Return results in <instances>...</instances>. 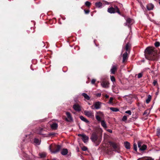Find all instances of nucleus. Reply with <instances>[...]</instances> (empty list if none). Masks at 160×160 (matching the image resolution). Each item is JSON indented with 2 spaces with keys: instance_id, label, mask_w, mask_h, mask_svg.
Returning a JSON list of instances; mask_svg holds the SVG:
<instances>
[{
  "instance_id": "c9c22d12",
  "label": "nucleus",
  "mask_w": 160,
  "mask_h": 160,
  "mask_svg": "<svg viewBox=\"0 0 160 160\" xmlns=\"http://www.w3.org/2000/svg\"><path fill=\"white\" fill-rule=\"evenodd\" d=\"M110 78L112 82L115 81V79L114 77L113 76H111Z\"/></svg>"
},
{
  "instance_id": "1a4fd4ad",
  "label": "nucleus",
  "mask_w": 160,
  "mask_h": 160,
  "mask_svg": "<svg viewBox=\"0 0 160 160\" xmlns=\"http://www.w3.org/2000/svg\"><path fill=\"white\" fill-rule=\"evenodd\" d=\"M97 114L98 115H96V117L97 120L98 121H102L101 120V117L103 116V114L101 112H99L97 113Z\"/></svg>"
},
{
  "instance_id": "72a5a7b5",
  "label": "nucleus",
  "mask_w": 160,
  "mask_h": 160,
  "mask_svg": "<svg viewBox=\"0 0 160 160\" xmlns=\"http://www.w3.org/2000/svg\"><path fill=\"white\" fill-rule=\"evenodd\" d=\"M133 148L134 150L137 151V144L134 143L133 145Z\"/></svg>"
},
{
  "instance_id": "6e6552de",
  "label": "nucleus",
  "mask_w": 160,
  "mask_h": 160,
  "mask_svg": "<svg viewBox=\"0 0 160 160\" xmlns=\"http://www.w3.org/2000/svg\"><path fill=\"white\" fill-rule=\"evenodd\" d=\"M98 138L97 135L95 133H92L91 137V139L92 142H95L97 140Z\"/></svg>"
},
{
  "instance_id": "6ab92c4d",
  "label": "nucleus",
  "mask_w": 160,
  "mask_h": 160,
  "mask_svg": "<svg viewBox=\"0 0 160 160\" xmlns=\"http://www.w3.org/2000/svg\"><path fill=\"white\" fill-rule=\"evenodd\" d=\"M101 125L105 129H106L107 127V125L104 120L101 121Z\"/></svg>"
},
{
  "instance_id": "ddd939ff",
  "label": "nucleus",
  "mask_w": 160,
  "mask_h": 160,
  "mask_svg": "<svg viewBox=\"0 0 160 160\" xmlns=\"http://www.w3.org/2000/svg\"><path fill=\"white\" fill-rule=\"evenodd\" d=\"M73 108L74 110L77 111H79L81 110L80 106L79 105L77 104H75L73 105Z\"/></svg>"
},
{
  "instance_id": "ea45409f",
  "label": "nucleus",
  "mask_w": 160,
  "mask_h": 160,
  "mask_svg": "<svg viewBox=\"0 0 160 160\" xmlns=\"http://www.w3.org/2000/svg\"><path fill=\"white\" fill-rule=\"evenodd\" d=\"M113 100V98L112 97H110L109 101V103H112V101Z\"/></svg>"
},
{
  "instance_id": "4468645a",
  "label": "nucleus",
  "mask_w": 160,
  "mask_h": 160,
  "mask_svg": "<svg viewBox=\"0 0 160 160\" xmlns=\"http://www.w3.org/2000/svg\"><path fill=\"white\" fill-rule=\"evenodd\" d=\"M82 139L84 143H87L88 142V139H89V137L88 136H86V135L84 134V135L83 136L82 138Z\"/></svg>"
},
{
  "instance_id": "aec40b11",
  "label": "nucleus",
  "mask_w": 160,
  "mask_h": 160,
  "mask_svg": "<svg viewBox=\"0 0 160 160\" xmlns=\"http://www.w3.org/2000/svg\"><path fill=\"white\" fill-rule=\"evenodd\" d=\"M68 152V151L67 149H63L61 152V153L62 155H67Z\"/></svg>"
},
{
  "instance_id": "a878e982",
  "label": "nucleus",
  "mask_w": 160,
  "mask_h": 160,
  "mask_svg": "<svg viewBox=\"0 0 160 160\" xmlns=\"http://www.w3.org/2000/svg\"><path fill=\"white\" fill-rule=\"evenodd\" d=\"M151 99V96L149 95L148 96V97L146 100V102L147 103H148L150 101Z\"/></svg>"
},
{
  "instance_id": "c03bdc74",
  "label": "nucleus",
  "mask_w": 160,
  "mask_h": 160,
  "mask_svg": "<svg viewBox=\"0 0 160 160\" xmlns=\"http://www.w3.org/2000/svg\"><path fill=\"white\" fill-rule=\"evenodd\" d=\"M96 80L95 79H93L91 81V83L92 84H94L96 82Z\"/></svg>"
},
{
  "instance_id": "2f4dec72",
  "label": "nucleus",
  "mask_w": 160,
  "mask_h": 160,
  "mask_svg": "<svg viewBox=\"0 0 160 160\" xmlns=\"http://www.w3.org/2000/svg\"><path fill=\"white\" fill-rule=\"evenodd\" d=\"M127 119V116L124 115L123 116L122 118V120L123 121H125Z\"/></svg>"
},
{
  "instance_id": "393cba45",
  "label": "nucleus",
  "mask_w": 160,
  "mask_h": 160,
  "mask_svg": "<svg viewBox=\"0 0 160 160\" xmlns=\"http://www.w3.org/2000/svg\"><path fill=\"white\" fill-rule=\"evenodd\" d=\"M146 146L145 145H143L139 149V150L141 151H143L146 149Z\"/></svg>"
},
{
  "instance_id": "2eb2a0df",
  "label": "nucleus",
  "mask_w": 160,
  "mask_h": 160,
  "mask_svg": "<svg viewBox=\"0 0 160 160\" xmlns=\"http://www.w3.org/2000/svg\"><path fill=\"white\" fill-rule=\"evenodd\" d=\"M128 58V54L127 52L124 53L123 55L122 62H124Z\"/></svg>"
},
{
  "instance_id": "9d476101",
  "label": "nucleus",
  "mask_w": 160,
  "mask_h": 160,
  "mask_svg": "<svg viewBox=\"0 0 160 160\" xmlns=\"http://www.w3.org/2000/svg\"><path fill=\"white\" fill-rule=\"evenodd\" d=\"M117 65H112L111 69V72L112 74H114L115 72L117 70Z\"/></svg>"
},
{
  "instance_id": "a211bd4d",
  "label": "nucleus",
  "mask_w": 160,
  "mask_h": 160,
  "mask_svg": "<svg viewBox=\"0 0 160 160\" xmlns=\"http://www.w3.org/2000/svg\"><path fill=\"white\" fill-rule=\"evenodd\" d=\"M51 126L52 129L55 130L57 128L58 124L56 123H54L52 124Z\"/></svg>"
},
{
  "instance_id": "f8f14e48",
  "label": "nucleus",
  "mask_w": 160,
  "mask_h": 160,
  "mask_svg": "<svg viewBox=\"0 0 160 160\" xmlns=\"http://www.w3.org/2000/svg\"><path fill=\"white\" fill-rule=\"evenodd\" d=\"M101 103L99 102H97L94 103L95 108L96 109H99L101 108Z\"/></svg>"
},
{
  "instance_id": "9b49d317",
  "label": "nucleus",
  "mask_w": 160,
  "mask_h": 160,
  "mask_svg": "<svg viewBox=\"0 0 160 160\" xmlns=\"http://www.w3.org/2000/svg\"><path fill=\"white\" fill-rule=\"evenodd\" d=\"M43 130V128L42 127H39L36 129L35 133L39 134H41Z\"/></svg>"
},
{
  "instance_id": "dca6fc26",
  "label": "nucleus",
  "mask_w": 160,
  "mask_h": 160,
  "mask_svg": "<svg viewBox=\"0 0 160 160\" xmlns=\"http://www.w3.org/2000/svg\"><path fill=\"white\" fill-rule=\"evenodd\" d=\"M153 5L151 3L149 4L147 6V8L148 10H152L153 9Z\"/></svg>"
},
{
  "instance_id": "58836bf2",
  "label": "nucleus",
  "mask_w": 160,
  "mask_h": 160,
  "mask_svg": "<svg viewBox=\"0 0 160 160\" xmlns=\"http://www.w3.org/2000/svg\"><path fill=\"white\" fill-rule=\"evenodd\" d=\"M138 147L140 149V148L142 146H141V143L140 142H138Z\"/></svg>"
},
{
  "instance_id": "8fccbe9b",
  "label": "nucleus",
  "mask_w": 160,
  "mask_h": 160,
  "mask_svg": "<svg viewBox=\"0 0 160 160\" xmlns=\"http://www.w3.org/2000/svg\"><path fill=\"white\" fill-rule=\"evenodd\" d=\"M105 97L106 98H109V96L106 94L105 96Z\"/></svg>"
},
{
  "instance_id": "412c9836",
  "label": "nucleus",
  "mask_w": 160,
  "mask_h": 160,
  "mask_svg": "<svg viewBox=\"0 0 160 160\" xmlns=\"http://www.w3.org/2000/svg\"><path fill=\"white\" fill-rule=\"evenodd\" d=\"M82 95L83 96L85 99L87 100H90V98L89 96L87 94L85 93H82Z\"/></svg>"
},
{
  "instance_id": "20e7f679",
  "label": "nucleus",
  "mask_w": 160,
  "mask_h": 160,
  "mask_svg": "<svg viewBox=\"0 0 160 160\" xmlns=\"http://www.w3.org/2000/svg\"><path fill=\"white\" fill-rule=\"evenodd\" d=\"M54 146L51 145L49 147V149L52 153H56L58 152L61 149V147L60 145H58L56 149L55 150L53 151L52 150V148Z\"/></svg>"
},
{
  "instance_id": "e433bc0d",
  "label": "nucleus",
  "mask_w": 160,
  "mask_h": 160,
  "mask_svg": "<svg viewBox=\"0 0 160 160\" xmlns=\"http://www.w3.org/2000/svg\"><path fill=\"white\" fill-rule=\"evenodd\" d=\"M125 113L127 114H128L129 115H131L132 113L130 110L127 111L125 112Z\"/></svg>"
},
{
  "instance_id": "7c9ffc66",
  "label": "nucleus",
  "mask_w": 160,
  "mask_h": 160,
  "mask_svg": "<svg viewBox=\"0 0 160 160\" xmlns=\"http://www.w3.org/2000/svg\"><path fill=\"white\" fill-rule=\"evenodd\" d=\"M157 135L159 136L160 135V129L159 128H157Z\"/></svg>"
},
{
  "instance_id": "f3484780",
  "label": "nucleus",
  "mask_w": 160,
  "mask_h": 160,
  "mask_svg": "<svg viewBox=\"0 0 160 160\" xmlns=\"http://www.w3.org/2000/svg\"><path fill=\"white\" fill-rule=\"evenodd\" d=\"M124 145L125 148L127 149H130V143L128 142H124Z\"/></svg>"
},
{
  "instance_id": "37998d69",
  "label": "nucleus",
  "mask_w": 160,
  "mask_h": 160,
  "mask_svg": "<svg viewBox=\"0 0 160 160\" xmlns=\"http://www.w3.org/2000/svg\"><path fill=\"white\" fill-rule=\"evenodd\" d=\"M84 11L85 13L86 14H88L89 12H90V11L89 10H84Z\"/></svg>"
},
{
  "instance_id": "6e6d98bb",
  "label": "nucleus",
  "mask_w": 160,
  "mask_h": 160,
  "mask_svg": "<svg viewBox=\"0 0 160 160\" xmlns=\"http://www.w3.org/2000/svg\"><path fill=\"white\" fill-rule=\"evenodd\" d=\"M159 4L160 5V2H159Z\"/></svg>"
},
{
  "instance_id": "bb28decb",
  "label": "nucleus",
  "mask_w": 160,
  "mask_h": 160,
  "mask_svg": "<svg viewBox=\"0 0 160 160\" xmlns=\"http://www.w3.org/2000/svg\"><path fill=\"white\" fill-rule=\"evenodd\" d=\"M110 109L113 112H117L119 111V109L116 108H110Z\"/></svg>"
},
{
  "instance_id": "f257e3e1",
  "label": "nucleus",
  "mask_w": 160,
  "mask_h": 160,
  "mask_svg": "<svg viewBox=\"0 0 160 160\" xmlns=\"http://www.w3.org/2000/svg\"><path fill=\"white\" fill-rule=\"evenodd\" d=\"M146 53L148 54L146 56V58L148 60L156 61L159 58L158 51L150 47L147 48L145 50Z\"/></svg>"
},
{
  "instance_id": "5fc2aeb1",
  "label": "nucleus",
  "mask_w": 160,
  "mask_h": 160,
  "mask_svg": "<svg viewBox=\"0 0 160 160\" xmlns=\"http://www.w3.org/2000/svg\"><path fill=\"white\" fill-rule=\"evenodd\" d=\"M33 158H35V157H34V156H33Z\"/></svg>"
},
{
  "instance_id": "4be33fe9",
  "label": "nucleus",
  "mask_w": 160,
  "mask_h": 160,
  "mask_svg": "<svg viewBox=\"0 0 160 160\" xmlns=\"http://www.w3.org/2000/svg\"><path fill=\"white\" fill-rule=\"evenodd\" d=\"M34 142L36 145H39L40 143V142L38 139L35 138L34 140Z\"/></svg>"
},
{
  "instance_id": "49530a36",
  "label": "nucleus",
  "mask_w": 160,
  "mask_h": 160,
  "mask_svg": "<svg viewBox=\"0 0 160 160\" xmlns=\"http://www.w3.org/2000/svg\"><path fill=\"white\" fill-rule=\"evenodd\" d=\"M84 134H78V136H79V137H82V138L83 136L84 135Z\"/></svg>"
},
{
  "instance_id": "5701e85b",
  "label": "nucleus",
  "mask_w": 160,
  "mask_h": 160,
  "mask_svg": "<svg viewBox=\"0 0 160 160\" xmlns=\"http://www.w3.org/2000/svg\"><path fill=\"white\" fill-rule=\"evenodd\" d=\"M80 118L81 119L86 123H88L89 121L84 117L82 116H80Z\"/></svg>"
},
{
  "instance_id": "4c0bfd02",
  "label": "nucleus",
  "mask_w": 160,
  "mask_h": 160,
  "mask_svg": "<svg viewBox=\"0 0 160 160\" xmlns=\"http://www.w3.org/2000/svg\"><path fill=\"white\" fill-rule=\"evenodd\" d=\"M87 149V148L86 147L84 146L82 148V150L83 151H86Z\"/></svg>"
},
{
  "instance_id": "cd10ccee",
  "label": "nucleus",
  "mask_w": 160,
  "mask_h": 160,
  "mask_svg": "<svg viewBox=\"0 0 160 160\" xmlns=\"http://www.w3.org/2000/svg\"><path fill=\"white\" fill-rule=\"evenodd\" d=\"M110 145L111 146H112V147L114 148H117V145L116 144L113 142H110Z\"/></svg>"
},
{
  "instance_id": "c85d7f7f",
  "label": "nucleus",
  "mask_w": 160,
  "mask_h": 160,
  "mask_svg": "<svg viewBox=\"0 0 160 160\" xmlns=\"http://www.w3.org/2000/svg\"><path fill=\"white\" fill-rule=\"evenodd\" d=\"M40 157L41 158H44L46 156V154L45 153L43 152L39 154Z\"/></svg>"
},
{
  "instance_id": "f03ea898",
  "label": "nucleus",
  "mask_w": 160,
  "mask_h": 160,
  "mask_svg": "<svg viewBox=\"0 0 160 160\" xmlns=\"http://www.w3.org/2000/svg\"><path fill=\"white\" fill-rule=\"evenodd\" d=\"M108 12L111 13H113L117 12L119 14H120L119 9L117 6H115L114 8L111 7L108 8Z\"/></svg>"
},
{
  "instance_id": "7ed1b4c3",
  "label": "nucleus",
  "mask_w": 160,
  "mask_h": 160,
  "mask_svg": "<svg viewBox=\"0 0 160 160\" xmlns=\"http://www.w3.org/2000/svg\"><path fill=\"white\" fill-rule=\"evenodd\" d=\"M101 84L103 88H107L109 87V83L106 79H101Z\"/></svg>"
},
{
  "instance_id": "f704fd0d",
  "label": "nucleus",
  "mask_w": 160,
  "mask_h": 160,
  "mask_svg": "<svg viewBox=\"0 0 160 160\" xmlns=\"http://www.w3.org/2000/svg\"><path fill=\"white\" fill-rule=\"evenodd\" d=\"M154 44L156 47H158L160 46V44L159 42H156Z\"/></svg>"
},
{
  "instance_id": "0eeeda50",
  "label": "nucleus",
  "mask_w": 160,
  "mask_h": 160,
  "mask_svg": "<svg viewBox=\"0 0 160 160\" xmlns=\"http://www.w3.org/2000/svg\"><path fill=\"white\" fill-rule=\"evenodd\" d=\"M126 22L124 24V25L125 26H127L128 27L129 26L132 24L133 22V20L132 19H131L129 18H127L126 20Z\"/></svg>"
},
{
  "instance_id": "a19ab883",
  "label": "nucleus",
  "mask_w": 160,
  "mask_h": 160,
  "mask_svg": "<svg viewBox=\"0 0 160 160\" xmlns=\"http://www.w3.org/2000/svg\"><path fill=\"white\" fill-rule=\"evenodd\" d=\"M142 74L141 73H139L138 74V78H140L141 77H142Z\"/></svg>"
},
{
  "instance_id": "c756f323",
  "label": "nucleus",
  "mask_w": 160,
  "mask_h": 160,
  "mask_svg": "<svg viewBox=\"0 0 160 160\" xmlns=\"http://www.w3.org/2000/svg\"><path fill=\"white\" fill-rule=\"evenodd\" d=\"M130 45L128 43L126 45V47H125V49H126V51H128V50L129 48H130Z\"/></svg>"
},
{
  "instance_id": "a18cd8bd",
  "label": "nucleus",
  "mask_w": 160,
  "mask_h": 160,
  "mask_svg": "<svg viewBox=\"0 0 160 160\" xmlns=\"http://www.w3.org/2000/svg\"><path fill=\"white\" fill-rule=\"evenodd\" d=\"M106 130L108 131V132H109L110 133H112V131L111 129H106Z\"/></svg>"
},
{
  "instance_id": "de8ad7c7",
  "label": "nucleus",
  "mask_w": 160,
  "mask_h": 160,
  "mask_svg": "<svg viewBox=\"0 0 160 160\" xmlns=\"http://www.w3.org/2000/svg\"><path fill=\"white\" fill-rule=\"evenodd\" d=\"M91 108L92 109H94L95 108V105L94 104L91 107Z\"/></svg>"
},
{
  "instance_id": "39448f33",
  "label": "nucleus",
  "mask_w": 160,
  "mask_h": 160,
  "mask_svg": "<svg viewBox=\"0 0 160 160\" xmlns=\"http://www.w3.org/2000/svg\"><path fill=\"white\" fill-rule=\"evenodd\" d=\"M84 114L89 118H93L94 114L91 111H84Z\"/></svg>"
},
{
  "instance_id": "3c124183",
  "label": "nucleus",
  "mask_w": 160,
  "mask_h": 160,
  "mask_svg": "<svg viewBox=\"0 0 160 160\" xmlns=\"http://www.w3.org/2000/svg\"><path fill=\"white\" fill-rule=\"evenodd\" d=\"M25 157H26V158H29L28 157V156L27 154H26L25 155Z\"/></svg>"
},
{
  "instance_id": "79ce46f5",
  "label": "nucleus",
  "mask_w": 160,
  "mask_h": 160,
  "mask_svg": "<svg viewBox=\"0 0 160 160\" xmlns=\"http://www.w3.org/2000/svg\"><path fill=\"white\" fill-rule=\"evenodd\" d=\"M157 84V81L156 80H154L153 84L154 86L156 85Z\"/></svg>"
},
{
  "instance_id": "b1692460",
  "label": "nucleus",
  "mask_w": 160,
  "mask_h": 160,
  "mask_svg": "<svg viewBox=\"0 0 160 160\" xmlns=\"http://www.w3.org/2000/svg\"><path fill=\"white\" fill-rule=\"evenodd\" d=\"M95 4L96 7L98 8H101L102 6V3L100 2L96 3Z\"/></svg>"
},
{
  "instance_id": "473e14b6",
  "label": "nucleus",
  "mask_w": 160,
  "mask_h": 160,
  "mask_svg": "<svg viewBox=\"0 0 160 160\" xmlns=\"http://www.w3.org/2000/svg\"><path fill=\"white\" fill-rule=\"evenodd\" d=\"M91 4V3L88 1H86L85 3V5L88 7H89L90 6Z\"/></svg>"
},
{
  "instance_id": "09e8293b",
  "label": "nucleus",
  "mask_w": 160,
  "mask_h": 160,
  "mask_svg": "<svg viewBox=\"0 0 160 160\" xmlns=\"http://www.w3.org/2000/svg\"><path fill=\"white\" fill-rule=\"evenodd\" d=\"M101 93H98L97 94V96L98 97H100L101 96Z\"/></svg>"
},
{
  "instance_id": "603ef678",
  "label": "nucleus",
  "mask_w": 160,
  "mask_h": 160,
  "mask_svg": "<svg viewBox=\"0 0 160 160\" xmlns=\"http://www.w3.org/2000/svg\"><path fill=\"white\" fill-rule=\"evenodd\" d=\"M105 3L107 4H109V3L107 1H106L105 2Z\"/></svg>"
},
{
  "instance_id": "864d4df0",
  "label": "nucleus",
  "mask_w": 160,
  "mask_h": 160,
  "mask_svg": "<svg viewBox=\"0 0 160 160\" xmlns=\"http://www.w3.org/2000/svg\"><path fill=\"white\" fill-rule=\"evenodd\" d=\"M146 113V112H144V113H143V114H144V115H145V114Z\"/></svg>"
},
{
  "instance_id": "423d86ee",
  "label": "nucleus",
  "mask_w": 160,
  "mask_h": 160,
  "mask_svg": "<svg viewBox=\"0 0 160 160\" xmlns=\"http://www.w3.org/2000/svg\"><path fill=\"white\" fill-rule=\"evenodd\" d=\"M66 115L67 117L65 119L66 121L69 122H72L73 121L70 112H66Z\"/></svg>"
}]
</instances>
